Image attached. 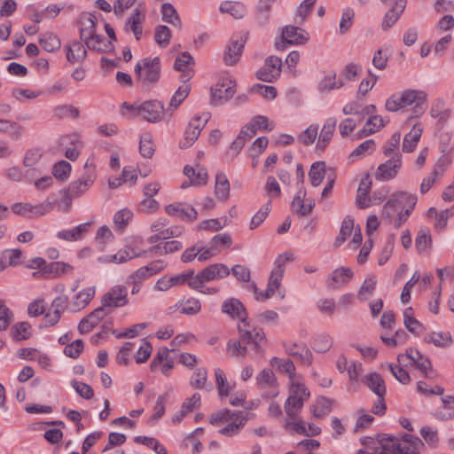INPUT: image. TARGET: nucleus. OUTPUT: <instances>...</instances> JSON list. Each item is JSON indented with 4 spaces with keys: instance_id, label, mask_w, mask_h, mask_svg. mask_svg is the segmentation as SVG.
<instances>
[{
    "instance_id": "f257e3e1",
    "label": "nucleus",
    "mask_w": 454,
    "mask_h": 454,
    "mask_svg": "<svg viewBox=\"0 0 454 454\" xmlns=\"http://www.w3.org/2000/svg\"><path fill=\"white\" fill-rule=\"evenodd\" d=\"M411 106H413L412 112L415 116L422 115L427 106L426 92L419 90L407 89L392 94L385 103V108L388 112H397Z\"/></svg>"
},
{
    "instance_id": "f03ea898",
    "label": "nucleus",
    "mask_w": 454,
    "mask_h": 454,
    "mask_svg": "<svg viewBox=\"0 0 454 454\" xmlns=\"http://www.w3.org/2000/svg\"><path fill=\"white\" fill-rule=\"evenodd\" d=\"M417 198L406 192L394 193L383 207L382 215L390 219L393 214L397 213L398 216L395 226L399 228L405 222L413 210Z\"/></svg>"
},
{
    "instance_id": "7ed1b4c3",
    "label": "nucleus",
    "mask_w": 454,
    "mask_h": 454,
    "mask_svg": "<svg viewBox=\"0 0 454 454\" xmlns=\"http://www.w3.org/2000/svg\"><path fill=\"white\" fill-rule=\"evenodd\" d=\"M247 421L243 411H231L225 410L210 418L212 425L220 426L225 424L218 433L223 436L232 437L239 434Z\"/></svg>"
},
{
    "instance_id": "20e7f679",
    "label": "nucleus",
    "mask_w": 454,
    "mask_h": 454,
    "mask_svg": "<svg viewBox=\"0 0 454 454\" xmlns=\"http://www.w3.org/2000/svg\"><path fill=\"white\" fill-rule=\"evenodd\" d=\"M294 260V254L290 251H286L276 258L274 262V268L272 269L268 280L267 288L263 291V294H261V296L270 298L275 294L280 287L281 281L286 271V264L288 262H293Z\"/></svg>"
},
{
    "instance_id": "39448f33",
    "label": "nucleus",
    "mask_w": 454,
    "mask_h": 454,
    "mask_svg": "<svg viewBox=\"0 0 454 454\" xmlns=\"http://www.w3.org/2000/svg\"><path fill=\"white\" fill-rule=\"evenodd\" d=\"M230 273L231 270L223 263L210 264L195 275L192 283H190V287L195 290H200L204 283L228 277Z\"/></svg>"
},
{
    "instance_id": "423d86ee",
    "label": "nucleus",
    "mask_w": 454,
    "mask_h": 454,
    "mask_svg": "<svg viewBox=\"0 0 454 454\" xmlns=\"http://www.w3.org/2000/svg\"><path fill=\"white\" fill-rule=\"evenodd\" d=\"M137 80L142 82H156L160 76V61L158 57L145 58L135 67Z\"/></svg>"
},
{
    "instance_id": "0eeeda50",
    "label": "nucleus",
    "mask_w": 454,
    "mask_h": 454,
    "mask_svg": "<svg viewBox=\"0 0 454 454\" xmlns=\"http://www.w3.org/2000/svg\"><path fill=\"white\" fill-rule=\"evenodd\" d=\"M209 119V113H203L192 118L185 129L184 139L180 142V147L184 149L193 145Z\"/></svg>"
},
{
    "instance_id": "6e6552de",
    "label": "nucleus",
    "mask_w": 454,
    "mask_h": 454,
    "mask_svg": "<svg viewBox=\"0 0 454 454\" xmlns=\"http://www.w3.org/2000/svg\"><path fill=\"white\" fill-rule=\"evenodd\" d=\"M129 302L128 290L125 286L116 285L106 292L101 299V303L104 308L109 310L113 309L123 307Z\"/></svg>"
},
{
    "instance_id": "1a4fd4ad",
    "label": "nucleus",
    "mask_w": 454,
    "mask_h": 454,
    "mask_svg": "<svg viewBox=\"0 0 454 454\" xmlns=\"http://www.w3.org/2000/svg\"><path fill=\"white\" fill-rule=\"evenodd\" d=\"M309 40L308 33L301 27L286 26L282 30V41L277 42L275 46L278 50H284L286 44L301 45Z\"/></svg>"
},
{
    "instance_id": "9d476101",
    "label": "nucleus",
    "mask_w": 454,
    "mask_h": 454,
    "mask_svg": "<svg viewBox=\"0 0 454 454\" xmlns=\"http://www.w3.org/2000/svg\"><path fill=\"white\" fill-rule=\"evenodd\" d=\"M255 380L257 387L264 391L263 398H271L278 395V380L271 369L264 368L262 370L256 375Z\"/></svg>"
},
{
    "instance_id": "9b49d317",
    "label": "nucleus",
    "mask_w": 454,
    "mask_h": 454,
    "mask_svg": "<svg viewBox=\"0 0 454 454\" xmlns=\"http://www.w3.org/2000/svg\"><path fill=\"white\" fill-rule=\"evenodd\" d=\"M236 82L231 79L223 78L211 89V103L223 105L231 98L235 93Z\"/></svg>"
},
{
    "instance_id": "f8f14e48",
    "label": "nucleus",
    "mask_w": 454,
    "mask_h": 454,
    "mask_svg": "<svg viewBox=\"0 0 454 454\" xmlns=\"http://www.w3.org/2000/svg\"><path fill=\"white\" fill-rule=\"evenodd\" d=\"M54 207V202L45 200L38 205L29 203H15L12 206V211L19 215L25 217L44 215Z\"/></svg>"
},
{
    "instance_id": "ddd939ff",
    "label": "nucleus",
    "mask_w": 454,
    "mask_h": 454,
    "mask_svg": "<svg viewBox=\"0 0 454 454\" xmlns=\"http://www.w3.org/2000/svg\"><path fill=\"white\" fill-rule=\"evenodd\" d=\"M387 157L389 159L386 162L380 164L375 172V177L377 180L387 181L393 179L396 176L402 167L401 154H395Z\"/></svg>"
},
{
    "instance_id": "4468645a",
    "label": "nucleus",
    "mask_w": 454,
    "mask_h": 454,
    "mask_svg": "<svg viewBox=\"0 0 454 454\" xmlns=\"http://www.w3.org/2000/svg\"><path fill=\"white\" fill-rule=\"evenodd\" d=\"M239 320L238 331L241 340L246 343L253 342L255 348H259L258 340H262L265 338L262 330L254 328L247 320V315L244 317H240Z\"/></svg>"
},
{
    "instance_id": "2eb2a0df",
    "label": "nucleus",
    "mask_w": 454,
    "mask_h": 454,
    "mask_svg": "<svg viewBox=\"0 0 454 454\" xmlns=\"http://www.w3.org/2000/svg\"><path fill=\"white\" fill-rule=\"evenodd\" d=\"M282 59L276 56H270L265 59L264 66L256 73L257 78L267 82H272L281 73Z\"/></svg>"
},
{
    "instance_id": "dca6fc26",
    "label": "nucleus",
    "mask_w": 454,
    "mask_h": 454,
    "mask_svg": "<svg viewBox=\"0 0 454 454\" xmlns=\"http://www.w3.org/2000/svg\"><path fill=\"white\" fill-rule=\"evenodd\" d=\"M166 212L172 217L182 221H194L197 219V210L189 204L175 202L166 206Z\"/></svg>"
},
{
    "instance_id": "f3484780",
    "label": "nucleus",
    "mask_w": 454,
    "mask_h": 454,
    "mask_svg": "<svg viewBox=\"0 0 454 454\" xmlns=\"http://www.w3.org/2000/svg\"><path fill=\"white\" fill-rule=\"evenodd\" d=\"M164 114L163 105L158 100H149L140 105V116L149 122L160 121Z\"/></svg>"
},
{
    "instance_id": "a211bd4d",
    "label": "nucleus",
    "mask_w": 454,
    "mask_h": 454,
    "mask_svg": "<svg viewBox=\"0 0 454 454\" xmlns=\"http://www.w3.org/2000/svg\"><path fill=\"white\" fill-rule=\"evenodd\" d=\"M108 314L109 310L103 306L95 309L91 313L81 320L78 325L79 332L81 333H90Z\"/></svg>"
},
{
    "instance_id": "6ab92c4d",
    "label": "nucleus",
    "mask_w": 454,
    "mask_h": 454,
    "mask_svg": "<svg viewBox=\"0 0 454 454\" xmlns=\"http://www.w3.org/2000/svg\"><path fill=\"white\" fill-rule=\"evenodd\" d=\"M284 348L287 355L299 359L304 364H311L312 353L305 344L289 341L284 343Z\"/></svg>"
},
{
    "instance_id": "aec40b11",
    "label": "nucleus",
    "mask_w": 454,
    "mask_h": 454,
    "mask_svg": "<svg viewBox=\"0 0 454 454\" xmlns=\"http://www.w3.org/2000/svg\"><path fill=\"white\" fill-rule=\"evenodd\" d=\"M451 109L447 106L443 98L434 99L430 106L429 114L433 119H436L440 125H444L451 116Z\"/></svg>"
},
{
    "instance_id": "412c9836",
    "label": "nucleus",
    "mask_w": 454,
    "mask_h": 454,
    "mask_svg": "<svg viewBox=\"0 0 454 454\" xmlns=\"http://www.w3.org/2000/svg\"><path fill=\"white\" fill-rule=\"evenodd\" d=\"M246 40L239 36L237 39H231L230 43L227 45L223 60L226 65L233 66L237 64L242 54L243 48L245 46Z\"/></svg>"
},
{
    "instance_id": "4be33fe9",
    "label": "nucleus",
    "mask_w": 454,
    "mask_h": 454,
    "mask_svg": "<svg viewBox=\"0 0 454 454\" xmlns=\"http://www.w3.org/2000/svg\"><path fill=\"white\" fill-rule=\"evenodd\" d=\"M421 440L414 435L404 434L402 440L397 438L396 454H419Z\"/></svg>"
},
{
    "instance_id": "5701e85b",
    "label": "nucleus",
    "mask_w": 454,
    "mask_h": 454,
    "mask_svg": "<svg viewBox=\"0 0 454 454\" xmlns=\"http://www.w3.org/2000/svg\"><path fill=\"white\" fill-rule=\"evenodd\" d=\"M222 312L233 319H239L247 315L244 304L237 298H229L222 303Z\"/></svg>"
},
{
    "instance_id": "b1692460",
    "label": "nucleus",
    "mask_w": 454,
    "mask_h": 454,
    "mask_svg": "<svg viewBox=\"0 0 454 454\" xmlns=\"http://www.w3.org/2000/svg\"><path fill=\"white\" fill-rule=\"evenodd\" d=\"M406 6V0H395L393 6L387 12L382 21V29L387 30L399 20Z\"/></svg>"
},
{
    "instance_id": "393cba45",
    "label": "nucleus",
    "mask_w": 454,
    "mask_h": 454,
    "mask_svg": "<svg viewBox=\"0 0 454 454\" xmlns=\"http://www.w3.org/2000/svg\"><path fill=\"white\" fill-rule=\"evenodd\" d=\"M97 31V18L90 13L82 14L80 18V38L84 43L93 37Z\"/></svg>"
},
{
    "instance_id": "a878e982",
    "label": "nucleus",
    "mask_w": 454,
    "mask_h": 454,
    "mask_svg": "<svg viewBox=\"0 0 454 454\" xmlns=\"http://www.w3.org/2000/svg\"><path fill=\"white\" fill-rule=\"evenodd\" d=\"M193 64V59L191 54L187 51L183 52L180 56L176 59L174 67L176 70L182 72L180 80L183 82L189 81L192 75L193 71L189 67Z\"/></svg>"
},
{
    "instance_id": "bb28decb",
    "label": "nucleus",
    "mask_w": 454,
    "mask_h": 454,
    "mask_svg": "<svg viewBox=\"0 0 454 454\" xmlns=\"http://www.w3.org/2000/svg\"><path fill=\"white\" fill-rule=\"evenodd\" d=\"M74 267L65 262H52L45 264L42 269V273L46 278H59L64 275L71 274Z\"/></svg>"
},
{
    "instance_id": "cd10ccee",
    "label": "nucleus",
    "mask_w": 454,
    "mask_h": 454,
    "mask_svg": "<svg viewBox=\"0 0 454 454\" xmlns=\"http://www.w3.org/2000/svg\"><path fill=\"white\" fill-rule=\"evenodd\" d=\"M354 272L348 267H340L335 269L330 277L329 286L333 288H340L347 286L353 278Z\"/></svg>"
},
{
    "instance_id": "c85d7f7f",
    "label": "nucleus",
    "mask_w": 454,
    "mask_h": 454,
    "mask_svg": "<svg viewBox=\"0 0 454 454\" xmlns=\"http://www.w3.org/2000/svg\"><path fill=\"white\" fill-rule=\"evenodd\" d=\"M65 49L67 59L71 64L82 62L87 57V50L79 41H72L65 46Z\"/></svg>"
},
{
    "instance_id": "c756f323",
    "label": "nucleus",
    "mask_w": 454,
    "mask_h": 454,
    "mask_svg": "<svg viewBox=\"0 0 454 454\" xmlns=\"http://www.w3.org/2000/svg\"><path fill=\"white\" fill-rule=\"evenodd\" d=\"M96 290L94 286L87 287L78 292L69 304L71 311H79L84 309L95 296Z\"/></svg>"
},
{
    "instance_id": "7c9ffc66",
    "label": "nucleus",
    "mask_w": 454,
    "mask_h": 454,
    "mask_svg": "<svg viewBox=\"0 0 454 454\" xmlns=\"http://www.w3.org/2000/svg\"><path fill=\"white\" fill-rule=\"evenodd\" d=\"M336 124L337 120L334 117H329L325 120L318 137L317 145V149L325 150V148L328 145L333 137Z\"/></svg>"
},
{
    "instance_id": "2f4dec72",
    "label": "nucleus",
    "mask_w": 454,
    "mask_h": 454,
    "mask_svg": "<svg viewBox=\"0 0 454 454\" xmlns=\"http://www.w3.org/2000/svg\"><path fill=\"white\" fill-rule=\"evenodd\" d=\"M306 196V192L303 189H300L297 192V194L294 196L292 201V208L293 210L301 216H305L309 215L313 209L315 203L313 200H308L307 202H304V198Z\"/></svg>"
},
{
    "instance_id": "473e14b6",
    "label": "nucleus",
    "mask_w": 454,
    "mask_h": 454,
    "mask_svg": "<svg viewBox=\"0 0 454 454\" xmlns=\"http://www.w3.org/2000/svg\"><path fill=\"white\" fill-rule=\"evenodd\" d=\"M41 158L42 153L38 149H30L25 153L23 164L25 167L30 168L25 173V177L27 180H32L35 176L39 173L38 169L35 167L40 161Z\"/></svg>"
},
{
    "instance_id": "72a5a7b5",
    "label": "nucleus",
    "mask_w": 454,
    "mask_h": 454,
    "mask_svg": "<svg viewBox=\"0 0 454 454\" xmlns=\"http://www.w3.org/2000/svg\"><path fill=\"white\" fill-rule=\"evenodd\" d=\"M94 181L95 176L93 174H86L78 180L72 182L67 190L71 195L78 198L86 192Z\"/></svg>"
},
{
    "instance_id": "f704fd0d",
    "label": "nucleus",
    "mask_w": 454,
    "mask_h": 454,
    "mask_svg": "<svg viewBox=\"0 0 454 454\" xmlns=\"http://www.w3.org/2000/svg\"><path fill=\"white\" fill-rule=\"evenodd\" d=\"M364 385L377 396L386 395L387 389L383 378L378 372H370L364 377Z\"/></svg>"
},
{
    "instance_id": "c9c22d12",
    "label": "nucleus",
    "mask_w": 454,
    "mask_h": 454,
    "mask_svg": "<svg viewBox=\"0 0 454 454\" xmlns=\"http://www.w3.org/2000/svg\"><path fill=\"white\" fill-rule=\"evenodd\" d=\"M184 174L194 184V186L204 185L207 182V171L200 165H197L196 168L189 165L185 166L184 168Z\"/></svg>"
},
{
    "instance_id": "e433bc0d",
    "label": "nucleus",
    "mask_w": 454,
    "mask_h": 454,
    "mask_svg": "<svg viewBox=\"0 0 454 454\" xmlns=\"http://www.w3.org/2000/svg\"><path fill=\"white\" fill-rule=\"evenodd\" d=\"M144 19V13L138 8H136L125 23V30L132 31L137 41L140 40L143 34L142 22Z\"/></svg>"
},
{
    "instance_id": "4c0bfd02",
    "label": "nucleus",
    "mask_w": 454,
    "mask_h": 454,
    "mask_svg": "<svg viewBox=\"0 0 454 454\" xmlns=\"http://www.w3.org/2000/svg\"><path fill=\"white\" fill-rule=\"evenodd\" d=\"M270 364L272 367L277 368L280 372L286 373L288 375L289 381L301 377L295 372V365L290 359H281L274 356L270 359Z\"/></svg>"
},
{
    "instance_id": "58836bf2",
    "label": "nucleus",
    "mask_w": 454,
    "mask_h": 454,
    "mask_svg": "<svg viewBox=\"0 0 454 454\" xmlns=\"http://www.w3.org/2000/svg\"><path fill=\"white\" fill-rule=\"evenodd\" d=\"M84 43L89 50L98 52H112L114 49V46L110 40H107L103 35H99L98 34L90 38Z\"/></svg>"
},
{
    "instance_id": "ea45409f",
    "label": "nucleus",
    "mask_w": 454,
    "mask_h": 454,
    "mask_svg": "<svg viewBox=\"0 0 454 454\" xmlns=\"http://www.w3.org/2000/svg\"><path fill=\"white\" fill-rule=\"evenodd\" d=\"M423 132V127L422 124L416 123L411 131L404 137L403 142V151L405 153H411L418 142L419 141L421 135Z\"/></svg>"
},
{
    "instance_id": "a19ab883",
    "label": "nucleus",
    "mask_w": 454,
    "mask_h": 454,
    "mask_svg": "<svg viewBox=\"0 0 454 454\" xmlns=\"http://www.w3.org/2000/svg\"><path fill=\"white\" fill-rule=\"evenodd\" d=\"M90 223H85L77 225L72 230H63L59 231L57 233V237L59 239L67 240V241H76L82 239L83 233L89 231L90 226Z\"/></svg>"
},
{
    "instance_id": "79ce46f5",
    "label": "nucleus",
    "mask_w": 454,
    "mask_h": 454,
    "mask_svg": "<svg viewBox=\"0 0 454 454\" xmlns=\"http://www.w3.org/2000/svg\"><path fill=\"white\" fill-rule=\"evenodd\" d=\"M230 183L226 175L219 172L215 176V194L220 200H227L230 196Z\"/></svg>"
},
{
    "instance_id": "37998d69",
    "label": "nucleus",
    "mask_w": 454,
    "mask_h": 454,
    "mask_svg": "<svg viewBox=\"0 0 454 454\" xmlns=\"http://www.w3.org/2000/svg\"><path fill=\"white\" fill-rule=\"evenodd\" d=\"M384 121L381 116L373 115L368 119L364 127L358 131L357 138H363L374 134L384 127Z\"/></svg>"
},
{
    "instance_id": "c03bdc74",
    "label": "nucleus",
    "mask_w": 454,
    "mask_h": 454,
    "mask_svg": "<svg viewBox=\"0 0 454 454\" xmlns=\"http://www.w3.org/2000/svg\"><path fill=\"white\" fill-rule=\"evenodd\" d=\"M182 248V242L178 240H167L152 247L150 251L157 255H165L177 252Z\"/></svg>"
},
{
    "instance_id": "a18cd8bd",
    "label": "nucleus",
    "mask_w": 454,
    "mask_h": 454,
    "mask_svg": "<svg viewBox=\"0 0 454 454\" xmlns=\"http://www.w3.org/2000/svg\"><path fill=\"white\" fill-rule=\"evenodd\" d=\"M219 11L227 13L234 19H241L246 14L245 6L239 2L225 1L221 4Z\"/></svg>"
},
{
    "instance_id": "49530a36",
    "label": "nucleus",
    "mask_w": 454,
    "mask_h": 454,
    "mask_svg": "<svg viewBox=\"0 0 454 454\" xmlns=\"http://www.w3.org/2000/svg\"><path fill=\"white\" fill-rule=\"evenodd\" d=\"M377 285L376 276L368 275L357 292V299L361 301H367L373 294Z\"/></svg>"
},
{
    "instance_id": "de8ad7c7",
    "label": "nucleus",
    "mask_w": 454,
    "mask_h": 454,
    "mask_svg": "<svg viewBox=\"0 0 454 454\" xmlns=\"http://www.w3.org/2000/svg\"><path fill=\"white\" fill-rule=\"evenodd\" d=\"M326 165L325 161L314 162L309 171V177L312 186H318L325 176Z\"/></svg>"
},
{
    "instance_id": "09e8293b",
    "label": "nucleus",
    "mask_w": 454,
    "mask_h": 454,
    "mask_svg": "<svg viewBox=\"0 0 454 454\" xmlns=\"http://www.w3.org/2000/svg\"><path fill=\"white\" fill-rule=\"evenodd\" d=\"M289 395L295 396L296 398H301L304 402L309 399L310 393L305 386L301 377L289 381Z\"/></svg>"
},
{
    "instance_id": "8fccbe9b",
    "label": "nucleus",
    "mask_w": 454,
    "mask_h": 454,
    "mask_svg": "<svg viewBox=\"0 0 454 454\" xmlns=\"http://www.w3.org/2000/svg\"><path fill=\"white\" fill-rule=\"evenodd\" d=\"M403 324L409 332L419 335L423 333V325L414 317L411 307L406 308L403 311Z\"/></svg>"
},
{
    "instance_id": "3c124183",
    "label": "nucleus",
    "mask_w": 454,
    "mask_h": 454,
    "mask_svg": "<svg viewBox=\"0 0 454 454\" xmlns=\"http://www.w3.org/2000/svg\"><path fill=\"white\" fill-rule=\"evenodd\" d=\"M344 85V82L340 80L336 79L335 73H330L325 75L322 80L318 82L317 90L320 92H329L333 90L341 88Z\"/></svg>"
},
{
    "instance_id": "603ef678",
    "label": "nucleus",
    "mask_w": 454,
    "mask_h": 454,
    "mask_svg": "<svg viewBox=\"0 0 454 454\" xmlns=\"http://www.w3.org/2000/svg\"><path fill=\"white\" fill-rule=\"evenodd\" d=\"M191 90L190 85L186 82H184L174 93L173 97L170 99L168 108L167 112L170 111L172 113L175 111L181 103L187 98ZM171 115V114H169Z\"/></svg>"
},
{
    "instance_id": "864d4df0",
    "label": "nucleus",
    "mask_w": 454,
    "mask_h": 454,
    "mask_svg": "<svg viewBox=\"0 0 454 454\" xmlns=\"http://www.w3.org/2000/svg\"><path fill=\"white\" fill-rule=\"evenodd\" d=\"M160 12L162 20L168 22L176 27H181V20L175 7L168 3L161 5Z\"/></svg>"
},
{
    "instance_id": "5fc2aeb1",
    "label": "nucleus",
    "mask_w": 454,
    "mask_h": 454,
    "mask_svg": "<svg viewBox=\"0 0 454 454\" xmlns=\"http://www.w3.org/2000/svg\"><path fill=\"white\" fill-rule=\"evenodd\" d=\"M353 228H354L353 218L349 215L346 216L341 223L340 233L336 237L335 241H334V246L336 247L341 246L346 241L348 237H349L351 235Z\"/></svg>"
},
{
    "instance_id": "6e6d98bb",
    "label": "nucleus",
    "mask_w": 454,
    "mask_h": 454,
    "mask_svg": "<svg viewBox=\"0 0 454 454\" xmlns=\"http://www.w3.org/2000/svg\"><path fill=\"white\" fill-rule=\"evenodd\" d=\"M184 229L183 226H172L169 228L165 227L163 231L160 232V236H150L148 238V242L150 244H153L158 242L159 240H168L171 238L180 237Z\"/></svg>"
},
{
    "instance_id": "4d7b16f0",
    "label": "nucleus",
    "mask_w": 454,
    "mask_h": 454,
    "mask_svg": "<svg viewBox=\"0 0 454 454\" xmlns=\"http://www.w3.org/2000/svg\"><path fill=\"white\" fill-rule=\"evenodd\" d=\"M304 403L305 402L302 401L301 398H296L295 396L288 395V398L286 399L284 405L287 418L290 419L296 418L302 409Z\"/></svg>"
},
{
    "instance_id": "13d9d810",
    "label": "nucleus",
    "mask_w": 454,
    "mask_h": 454,
    "mask_svg": "<svg viewBox=\"0 0 454 454\" xmlns=\"http://www.w3.org/2000/svg\"><path fill=\"white\" fill-rule=\"evenodd\" d=\"M333 401L326 397H320L314 405L310 406V411L314 417L322 418L332 411Z\"/></svg>"
},
{
    "instance_id": "bf43d9fd",
    "label": "nucleus",
    "mask_w": 454,
    "mask_h": 454,
    "mask_svg": "<svg viewBox=\"0 0 454 454\" xmlns=\"http://www.w3.org/2000/svg\"><path fill=\"white\" fill-rule=\"evenodd\" d=\"M427 343H433L436 347H449L452 341L451 335L449 333H432L424 337Z\"/></svg>"
},
{
    "instance_id": "052dcab7",
    "label": "nucleus",
    "mask_w": 454,
    "mask_h": 454,
    "mask_svg": "<svg viewBox=\"0 0 454 454\" xmlns=\"http://www.w3.org/2000/svg\"><path fill=\"white\" fill-rule=\"evenodd\" d=\"M333 343V340L331 335L327 333H321L315 337L312 348L316 352L325 353L331 348Z\"/></svg>"
},
{
    "instance_id": "680f3d73",
    "label": "nucleus",
    "mask_w": 454,
    "mask_h": 454,
    "mask_svg": "<svg viewBox=\"0 0 454 454\" xmlns=\"http://www.w3.org/2000/svg\"><path fill=\"white\" fill-rule=\"evenodd\" d=\"M376 148L373 139H368L360 144L349 155L350 159L363 158L372 154Z\"/></svg>"
},
{
    "instance_id": "e2e57ef3",
    "label": "nucleus",
    "mask_w": 454,
    "mask_h": 454,
    "mask_svg": "<svg viewBox=\"0 0 454 454\" xmlns=\"http://www.w3.org/2000/svg\"><path fill=\"white\" fill-rule=\"evenodd\" d=\"M139 152L144 158L153 157L155 152V147L153 142V137L150 133H145L143 136H141L139 142Z\"/></svg>"
},
{
    "instance_id": "0e129e2a",
    "label": "nucleus",
    "mask_w": 454,
    "mask_h": 454,
    "mask_svg": "<svg viewBox=\"0 0 454 454\" xmlns=\"http://www.w3.org/2000/svg\"><path fill=\"white\" fill-rule=\"evenodd\" d=\"M54 116L58 119L66 117H72L77 119L80 116V111L77 107L72 105H59L53 110Z\"/></svg>"
},
{
    "instance_id": "69168bd1",
    "label": "nucleus",
    "mask_w": 454,
    "mask_h": 454,
    "mask_svg": "<svg viewBox=\"0 0 454 454\" xmlns=\"http://www.w3.org/2000/svg\"><path fill=\"white\" fill-rule=\"evenodd\" d=\"M215 377L219 395L221 396L228 395L231 390V387L227 381L224 372L220 368L215 369Z\"/></svg>"
},
{
    "instance_id": "338daca9",
    "label": "nucleus",
    "mask_w": 454,
    "mask_h": 454,
    "mask_svg": "<svg viewBox=\"0 0 454 454\" xmlns=\"http://www.w3.org/2000/svg\"><path fill=\"white\" fill-rule=\"evenodd\" d=\"M40 45L46 51L52 52L60 47L61 43L59 38L56 35L52 33H48L41 37Z\"/></svg>"
},
{
    "instance_id": "774afa93",
    "label": "nucleus",
    "mask_w": 454,
    "mask_h": 454,
    "mask_svg": "<svg viewBox=\"0 0 454 454\" xmlns=\"http://www.w3.org/2000/svg\"><path fill=\"white\" fill-rule=\"evenodd\" d=\"M381 444L380 454H396L397 438L389 434H380Z\"/></svg>"
}]
</instances>
